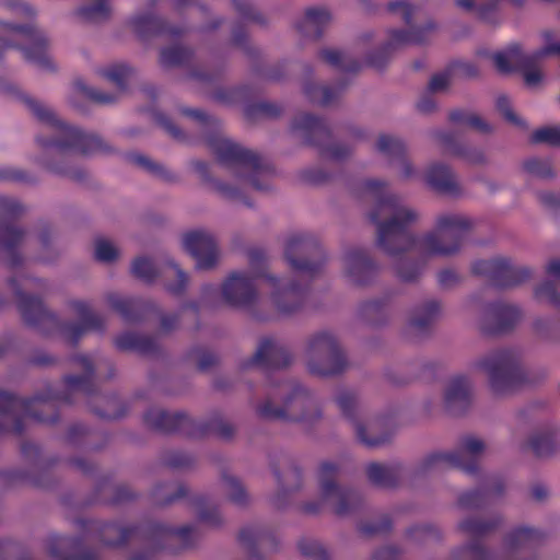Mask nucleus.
Masks as SVG:
<instances>
[{"instance_id": "nucleus-1", "label": "nucleus", "mask_w": 560, "mask_h": 560, "mask_svg": "<svg viewBox=\"0 0 560 560\" xmlns=\"http://www.w3.org/2000/svg\"><path fill=\"white\" fill-rule=\"evenodd\" d=\"M370 217L377 225L380 247L390 255L415 249L427 258H444L455 250V215L453 213L438 215L432 231L417 238L404 236L402 231L419 220V212L399 205L395 198L381 200Z\"/></svg>"}, {"instance_id": "nucleus-2", "label": "nucleus", "mask_w": 560, "mask_h": 560, "mask_svg": "<svg viewBox=\"0 0 560 560\" xmlns=\"http://www.w3.org/2000/svg\"><path fill=\"white\" fill-rule=\"evenodd\" d=\"M257 290L268 293L271 303L283 314L292 312L300 301L295 284L278 280L262 271L232 273L223 283L221 292L228 303L245 306L255 301Z\"/></svg>"}, {"instance_id": "nucleus-3", "label": "nucleus", "mask_w": 560, "mask_h": 560, "mask_svg": "<svg viewBox=\"0 0 560 560\" xmlns=\"http://www.w3.org/2000/svg\"><path fill=\"white\" fill-rule=\"evenodd\" d=\"M34 114L43 121L44 132L51 133L54 138L44 135L37 138L43 147H55L58 151H71L79 154H90L103 149L100 138L85 135L82 131L65 125L54 112L39 104L33 106Z\"/></svg>"}, {"instance_id": "nucleus-4", "label": "nucleus", "mask_w": 560, "mask_h": 560, "mask_svg": "<svg viewBox=\"0 0 560 560\" xmlns=\"http://www.w3.org/2000/svg\"><path fill=\"white\" fill-rule=\"evenodd\" d=\"M306 365L312 374L334 375L347 365V359L337 341L329 332L315 335L306 350Z\"/></svg>"}, {"instance_id": "nucleus-5", "label": "nucleus", "mask_w": 560, "mask_h": 560, "mask_svg": "<svg viewBox=\"0 0 560 560\" xmlns=\"http://www.w3.org/2000/svg\"><path fill=\"white\" fill-rule=\"evenodd\" d=\"M265 418L290 421H308L318 416V408L313 396L303 387L294 386L283 394L281 405L267 401L259 407Z\"/></svg>"}, {"instance_id": "nucleus-6", "label": "nucleus", "mask_w": 560, "mask_h": 560, "mask_svg": "<svg viewBox=\"0 0 560 560\" xmlns=\"http://www.w3.org/2000/svg\"><path fill=\"white\" fill-rule=\"evenodd\" d=\"M541 48L524 52L520 45L513 44L504 50L498 51L492 56L495 68L501 72H510L513 69H521L522 66H528L534 59L547 57L550 55L560 56V38L557 39L552 32H545L541 35Z\"/></svg>"}, {"instance_id": "nucleus-7", "label": "nucleus", "mask_w": 560, "mask_h": 560, "mask_svg": "<svg viewBox=\"0 0 560 560\" xmlns=\"http://www.w3.org/2000/svg\"><path fill=\"white\" fill-rule=\"evenodd\" d=\"M483 368L489 378L490 388L494 394L505 395L515 388L520 376L509 353L500 352L488 357Z\"/></svg>"}, {"instance_id": "nucleus-8", "label": "nucleus", "mask_w": 560, "mask_h": 560, "mask_svg": "<svg viewBox=\"0 0 560 560\" xmlns=\"http://www.w3.org/2000/svg\"><path fill=\"white\" fill-rule=\"evenodd\" d=\"M335 472L334 464H322L318 471L320 495L337 513L343 514L349 511L350 506L358 503V499L354 493L345 491L335 485L330 478Z\"/></svg>"}, {"instance_id": "nucleus-9", "label": "nucleus", "mask_w": 560, "mask_h": 560, "mask_svg": "<svg viewBox=\"0 0 560 560\" xmlns=\"http://www.w3.org/2000/svg\"><path fill=\"white\" fill-rule=\"evenodd\" d=\"M184 247L196 259L198 269H208L215 265L219 258L213 236L206 231H194L184 236Z\"/></svg>"}, {"instance_id": "nucleus-10", "label": "nucleus", "mask_w": 560, "mask_h": 560, "mask_svg": "<svg viewBox=\"0 0 560 560\" xmlns=\"http://www.w3.org/2000/svg\"><path fill=\"white\" fill-rule=\"evenodd\" d=\"M439 30L436 22L432 20L425 21L411 30V33L401 32V30H390L384 44V51L392 52L408 45L422 44L429 38L430 33Z\"/></svg>"}, {"instance_id": "nucleus-11", "label": "nucleus", "mask_w": 560, "mask_h": 560, "mask_svg": "<svg viewBox=\"0 0 560 560\" xmlns=\"http://www.w3.org/2000/svg\"><path fill=\"white\" fill-rule=\"evenodd\" d=\"M376 145L382 153L396 156L395 167L398 178L409 180L418 177L416 167L405 156V144L401 140L390 136H381Z\"/></svg>"}, {"instance_id": "nucleus-12", "label": "nucleus", "mask_w": 560, "mask_h": 560, "mask_svg": "<svg viewBox=\"0 0 560 560\" xmlns=\"http://www.w3.org/2000/svg\"><path fill=\"white\" fill-rule=\"evenodd\" d=\"M476 272L489 273L498 278L502 285H513L528 277V272L522 268L512 267L506 259L498 258L489 261H480L475 266Z\"/></svg>"}, {"instance_id": "nucleus-13", "label": "nucleus", "mask_w": 560, "mask_h": 560, "mask_svg": "<svg viewBox=\"0 0 560 560\" xmlns=\"http://www.w3.org/2000/svg\"><path fill=\"white\" fill-rule=\"evenodd\" d=\"M11 32L14 37L24 39L31 45L30 48H25V55L27 58L33 59L42 66L49 65V59L45 51V38L39 32L31 26H13Z\"/></svg>"}, {"instance_id": "nucleus-14", "label": "nucleus", "mask_w": 560, "mask_h": 560, "mask_svg": "<svg viewBox=\"0 0 560 560\" xmlns=\"http://www.w3.org/2000/svg\"><path fill=\"white\" fill-rule=\"evenodd\" d=\"M215 151L221 161L233 163L242 173L252 171L255 165L252 155L247 151L229 140H219L215 144Z\"/></svg>"}, {"instance_id": "nucleus-15", "label": "nucleus", "mask_w": 560, "mask_h": 560, "mask_svg": "<svg viewBox=\"0 0 560 560\" xmlns=\"http://www.w3.org/2000/svg\"><path fill=\"white\" fill-rule=\"evenodd\" d=\"M329 21L330 14L326 9H310L299 22L298 27L303 35L307 37H317Z\"/></svg>"}, {"instance_id": "nucleus-16", "label": "nucleus", "mask_w": 560, "mask_h": 560, "mask_svg": "<svg viewBox=\"0 0 560 560\" xmlns=\"http://www.w3.org/2000/svg\"><path fill=\"white\" fill-rule=\"evenodd\" d=\"M353 427L358 440L369 447L382 445L389 439V434L381 433L380 423L375 420H354Z\"/></svg>"}, {"instance_id": "nucleus-17", "label": "nucleus", "mask_w": 560, "mask_h": 560, "mask_svg": "<svg viewBox=\"0 0 560 560\" xmlns=\"http://www.w3.org/2000/svg\"><path fill=\"white\" fill-rule=\"evenodd\" d=\"M514 4H521L523 0H510ZM499 0H457V7L468 12H475L482 20L494 21V13Z\"/></svg>"}, {"instance_id": "nucleus-18", "label": "nucleus", "mask_w": 560, "mask_h": 560, "mask_svg": "<svg viewBox=\"0 0 560 560\" xmlns=\"http://www.w3.org/2000/svg\"><path fill=\"white\" fill-rule=\"evenodd\" d=\"M145 421L153 428L161 429L163 431H172L179 427L180 422L184 421V418L167 413L161 409H152L147 413Z\"/></svg>"}, {"instance_id": "nucleus-19", "label": "nucleus", "mask_w": 560, "mask_h": 560, "mask_svg": "<svg viewBox=\"0 0 560 560\" xmlns=\"http://www.w3.org/2000/svg\"><path fill=\"white\" fill-rule=\"evenodd\" d=\"M283 354V349L271 339H264L259 343L254 355V362L257 364L276 365L278 359Z\"/></svg>"}, {"instance_id": "nucleus-20", "label": "nucleus", "mask_w": 560, "mask_h": 560, "mask_svg": "<svg viewBox=\"0 0 560 560\" xmlns=\"http://www.w3.org/2000/svg\"><path fill=\"white\" fill-rule=\"evenodd\" d=\"M483 450L481 441L475 438H466L460 442L459 450H457V468L462 467L466 471H470L472 468L464 464V457L475 458Z\"/></svg>"}, {"instance_id": "nucleus-21", "label": "nucleus", "mask_w": 560, "mask_h": 560, "mask_svg": "<svg viewBox=\"0 0 560 560\" xmlns=\"http://www.w3.org/2000/svg\"><path fill=\"white\" fill-rule=\"evenodd\" d=\"M452 178L450 166L442 163L431 165L425 173V180L435 188H445Z\"/></svg>"}, {"instance_id": "nucleus-22", "label": "nucleus", "mask_w": 560, "mask_h": 560, "mask_svg": "<svg viewBox=\"0 0 560 560\" xmlns=\"http://www.w3.org/2000/svg\"><path fill=\"white\" fill-rule=\"evenodd\" d=\"M421 465L423 470L432 468H452L455 465V457L452 452L438 451L428 455L422 460Z\"/></svg>"}, {"instance_id": "nucleus-23", "label": "nucleus", "mask_w": 560, "mask_h": 560, "mask_svg": "<svg viewBox=\"0 0 560 560\" xmlns=\"http://www.w3.org/2000/svg\"><path fill=\"white\" fill-rule=\"evenodd\" d=\"M388 10L400 18L406 24H411L419 13L418 8L407 0H395L389 2Z\"/></svg>"}, {"instance_id": "nucleus-24", "label": "nucleus", "mask_w": 560, "mask_h": 560, "mask_svg": "<svg viewBox=\"0 0 560 560\" xmlns=\"http://www.w3.org/2000/svg\"><path fill=\"white\" fill-rule=\"evenodd\" d=\"M95 258L103 262H112L119 256L117 246L106 238H100L95 242Z\"/></svg>"}, {"instance_id": "nucleus-25", "label": "nucleus", "mask_w": 560, "mask_h": 560, "mask_svg": "<svg viewBox=\"0 0 560 560\" xmlns=\"http://www.w3.org/2000/svg\"><path fill=\"white\" fill-rule=\"evenodd\" d=\"M95 5L84 7L80 10L81 16L89 22L98 23L109 15V7L105 0H97Z\"/></svg>"}, {"instance_id": "nucleus-26", "label": "nucleus", "mask_w": 560, "mask_h": 560, "mask_svg": "<svg viewBox=\"0 0 560 560\" xmlns=\"http://www.w3.org/2000/svg\"><path fill=\"white\" fill-rule=\"evenodd\" d=\"M532 140L537 143L560 145V126H546L534 131Z\"/></svg>"}, {"instance_id": "nucleus-27", "label": "nucleus", "mask_w": 560, "mask_h": 560, "mask_svg": "<svg viewBox=\"0 0 560 560\" xmlns=\"http://www.w3.org/2000/svg\"><path fill=\"white\" fill-rule=\"evenodd\" d=\"M345 267L354 281L361 282L359 275L369 269V262L359 254H350L345 259Z\"/></svg>"}, {"instance_id": "nucleus-28", "label": "nucleus", "mask_w": 560, "mask_h": 560, "mask_svg": "<svg viewBox=\"0 0 560 560\" xmlns=\"http://www.w3.org/2000/svg\"><path fill=\"white\" fill-rule=\"evenodd\" d=\"M132 273L143 280L152 281L156 276V269L153 262L144 257L137 258L132 264Z\"/></svg>"}, {"instance_id": "nucleus-29", "label": "nucleus", "mask_w": 560, "mask_h": 560, "mask_svg": "<svg viewBox=\"0 0 560 560\" xmlns=\"http://www.w3.org/2000/svg\"><path fill=\"white\" fill-rule=\"evenodd\" d=\"M453 71L447 70L433 75L428 84V91L433 94L444 93L453 83Z\"/></svg>"}, {"instance_id": "nucleus-30", "label": "nucleus", "mask_w": 560, "mask_h": 560, "mask_svg": "<svg viewBox=\"0 0 560 560\" xmlns=\"http://www.w3.org/2000/svg\"><path fill=\"white\" fill-rule=\"evenodd\" d=\"M366 474L369 479L381 486H385L390 481V470L387 466L371 463L366 467Z\"/></svg>"}, {"instance_id": "nucleus-31", "label": "nucleus", "mask_w": 560, "mask_h": 560, "mask_svg": "<svg viewBox=\"0 0 560 560\" xmlns=\"http://www.w3.org/2000/svg\"><path fill=\"white\" fill-rule=\"evenodd\" d=\"M497 109L504 118L515 126H524L523 119L513 112L510 100L505 95H499L495 100Z\"/></svg>"}, {"instance_id": "nucleus-32", "label": "nucleus", "mask_w": 560, "mask_h": 560, "mask_svg": "<svg viewBox=\"0 0 560 560\" xmlns=\"http://www.w3.org/2000/svg\"><path fill=\"white\" fill-rule=\"evenodd\" d=\"M544 58L545 57L536 58L528 66L521 67L524 72V80L527 86L536 88L542 82L544 75L541 71L536 68V63Z\"/></svg>"}, {"instance_id": "nucleus-33", "label": "nucleus", "mask_w": 560, "mask_h": 560, "mask_svg": "<svg viewBox=\"0 0 560 560\" xmlns=\"http://www.w3.org/2000/svg\"><path fill=\"white\" fill-rule=\"evenodd\" d=\"M163 275L168 279L175 277L176 283H167V289L174 293L180 292L187 283V277L177 266L170 265L163 270Z\"/></svg>"}, {"instance_id": "nucleus-34", "label": "nucleus", "mask_w": 560, "mask_h": 560, "mask_svg": "<svg viewBox=\"0 0 560 560\" xmlns=\"http://www.w3.org/2000/svg\"><path fill=\"white\" fill-rule=\"evenodd\" d=\"M20 310L27 322H34V314H40L43 312L42 302L36 298H23L20 302Z\"/></svg>"}, {"instance_id": "nucleus-35", "label": "nucleus", "mask_w": 560, "mask_h": 560, "mask_svg": "<svg viewBox=\"0 0 560 560\" xmlns=\"http://www.w3.org/2000/svg\"><path fill=\"white\" fill-rule=\"evenodd\" d=\"M469 126L479 131L487 132L490 130L489 125L482 120L481 117L476 115H467L457 113V128Z\"/></svg>"}, {"instance_id": "nucleus-36", "label": "nucleus", "mask_w": 560, "mask_h": 560, "mask_svg": "<svg viewBox=\"0 0 560 560\" xmlns=\"http://www.w3.org/2000/svg\"><path fill=\"white\" fill-rule=\"evenodd\" d=\"M225 492L229 499L236 503L243 504L246 500V492L242 485L235 479H228L225 482Z\"/></svg>"}, {"instance_id": "nucleus-37", "label": "nucleus", "mask_w": 560, "mask_h": 560, "mask_svg": "<svg viewBox=\"0 0 560 560\" xmlns=\"http://www.w3.org/2000/svg\"><path fill=\"white\" fill-rule=\"evenodd\" d=\"M296 244H298V241L293 240V238L289 242L287 252H285V256H287L288 261L292 266V268L300 273V277L302 279H305L312 275L313 269L310 267L308 264H299L295 259H293L291 257V250H293V248L295 247Z\"/></svg>"}, {"instance_id": "nucleus-38", "label": "nucleus", "mask_w": 560, "mask_h": 560, "mask_svg": "<svg viewBox=\"0 0 560 560\" xmlns=\"http://www.w3.org/2000/svg\"><path fill=\"white\" fill-rule=\"evenodd\" d=\"M130 69L126 66H116L105 72V77L115 83L118 88H122Z\"/></svg>"}, {"instance_id": "nucleus-39", "label": "nucleus", "mask_w": 560, "mask_h": 560, "mask_svg": "<svg viewBox=\"0 0 560 560\" xmlns=\"http://www.w3.org/2000/svg\"><path fill=\"white\" fill-rule=\"evenodd\" d=\"M22 238V233L12 226H7L0 231V245L11 247Z\"/></svg>"}, {"instance_id": "nucleus-40", "label": "nucleus", "mask_w": 560, "mask_h": 560, "mask_svg": "<svg viewBox=\"0 0 560 560\" xmlns=\"http://www.w3.org/2000/svg\"><path fill=\"white\" fill-rule=\"evenodd\" d=\"M535 295L540 301H548L551 303L558 302V298H557V293H556L553 283L549 282V281L539 285L535 291Z\"/></svg>"}, {"instance_id": "nucleus-41", "label": "nucleus", "mask_w": 560, "mask_h": 560, "mask_svg": "<svg viewBox=\"0 0 560 560\" xmlns=\"http://www.w3.org/2000/svg\"><path fill=\"white\" fill-rule=\"evenodd\" d=\"M433 93L429 92L428 89L423 92V94L420 96L417 108L419 112L428 114L436 109L438 103L433 97Z\"/></svg>"}, {"instance_id": "nucleus-42", "label": "nucleus", "mask_w": 560, "mask_h": 560, "mask_svg": "<svg viewBox=\"0 0 560 560\" xmlns=\"http://www.w3.org/2000/svg\"><path fill=\"white\" fill-rule=\"evenodd\" d=\"M520 315V312L516 307L511 305L501 306L497 311V316L500 317L503 323L501 324V328L510 325L514 319H516Z\"/></svg>"}, {"instance_id": "nucleus-43", "label": "nucleus", "mask_w": 560, "mask_h": 560, "mask_svg": "<svg viewBox=\"0 0 560 560\" xmlns=\"http://www.w3.org/2000/svg\"><path fill=\"white\" fill-rule=\"evenodd\" d=\"M441 396L444 408L452 410L455 405V384L453 381L443 386Z\"/></svg>"}, {"instance_id": "nucleus-44", "label": "nucleus", "mask_w": 560, "mask_h": 560, "mask_svg": "<svg viewBox=\"0 0 560 560\" xmlns=\"http://www.w3.org/2000/svg\"><path fill=\"white\" fill-rule=\"evenodd\" d=\"M74 307L78 314L81 316L84 328L94 323L95 315L90 312L89 307L84 303H75Z\"/></svg>"}, {"instance_id": "nucleus-45", "label": "nucleus", "mask_w": 560, "mask_h": 560, "mask_svg": "<svg viewBox=\"0 0 560 560\" xmlns=\"http://www.w3.org/2000/svg\"><path fill=\"white\" fill-rule=\"evenodd\" d=\"M457 410L462 406H467L470 401V392L469 389L463 385L462 381L457 378Z\"/></svg>"}, {"instance_id": "nucleus-46", "label": "nucleus", "mask_w": 560, "mask_h": 560, "mask_svg": "<svg viewBox=\"0 0 560 560\" xmlns=\"http://www.w3.org/2000/svg\"><path fill=\"white\" fill-rule=\"evenodd\" d=\"M337 401L343 412L350 411L355 406V399L349 393L341 394Z\"/></svg>"}, {"instance_id": "nucleus-47", "label": "nucleus", "mask_w": 560, "mask_h": 560, "mask_svg": "<svg viewBox=\"0 0 560 560\" xmlns=\"http://www.w3.org/2000/svg\"><path fill=\"white\" fill-rule=\"evenodd\" d=\"M533 533L527 528H520L511 535V544H522L532 537Z\"/></svg>"}, {"instance_id": "nucleus-48", "label": "nucleus", "mask_w": 560, "mask_h": 560, "mask_svg": "<svg viewBox=\"0 0 560 560\" xmlns=\"http://www.w3.org/2000/svg\"><path fill=\"white\" fill-rule=\"evenodd\" d=\"M477 73V69L466 62H457V77H471Z\"/></svg>"}, {"instance_id": "nucleus-49", "label": "nucleus", "mask_w": 560, "mask_h": 560, "mask_svg": "<svg viewBox=\"0 0 560 560\" xmlns=\"http://www.w3.org/2000/svg\"><path fill=\"white\" fill-rule=\"evenodd\" d=\"M464 528L467 529V530H470L472 533H478L479 534V533H483L488 528H490V525L486 524L483 522L476 521V522H469V523L465 524Z\"/></svg>"}, {"instance_id": "nucleus-50", "label": "nucleus", "mask_w": 560, "mask_h": 560, "mask_svg": "<svg viewBox=\"0 0 560 560\" xmlns=\"http://www.w3.org/2000/svg\"><path fill=\"white\" fill-rule=\"evenodd\" d=\"M317 126V120L310 115H304L295 122L296 128H314Z\"/></svg>"}, {"instance_id": "nucleus-51", "label": "nucleus", "mask_w": 560, "mask_h": 560, "mask_svg": "<svg viewBox=\"0 0 560 560\" xmlns=\"http://www.w3.org/2000/svg\"><path fill=\"white\" fill-rule=\"evenodd\" d=\"M117 346L121 349L135 347V338L131 335H125L117 339Z\"/></svg>"}, {"instance_id": "nucleus-52", "label": "nucleus", "mask_w": 560, "mask_h": 560, "mask_svg": "<svg viewBox=\"0 0 560 560\" xmlns=\"http://www.w3.org/2000/svg\"><path fill=\"white\" fill-rule=\"evenodd\" d=\"M547 272L553 279H560V260H552L547 267Z\"/></svg>"}, {"instance_id": "nucleus-53", "label": "nucleus", "mask_w": 560, "mask_h": 560, "mask_svg": "<svg viewBox=\"0 0 560 560\" xmlns=\"http://www.w3.org/2000/svg\"><path fill=\"white\" fill-rule=\"evenodd\" d=\"M90 96L95 102L104 103V104L105 103H110V102H113L115 100V96L103 94V93H100V92H94V91L90 93Z\"/></svg>"}, {"instance_id": "nucleus-54", "label": "nucleus", "mask_w": 560, "mask_h": 560, "mask_svg": "<svg viewBox=\"0 0 560 560\" xmlns=\"http://www.w3.org/2000/svg\"><path fill=\"white\" fill-rule=\"evenodd\" d=\"M324 58L331 65H338L341 59V55L336 50L324 51Z\"/></svg>"}, {"instance_id": "nucleus-55", "label": "nucleus", "mask_w": 560, "mask_h": 560, "mask_svg": "<svg viewBox=\"0 0 560 560\" xmlns=\"http://www.w3.org/2000/svg\"><path fill=\"white\" fill-rule=\"evenodd\" d=\"M386 187V183L377 179H372L366 183V188L373 192L383 190Z\"/></svg>"}, {"instance_id": "nucleus-56", "label": "nucleus", "mask_w": 560, "mask_h": 560, "mask_svg": "<svg viewBox=\"0 0 560 560\" xmlns=\"http://www.w3.org/2000/svg\"><path fill=\"white\" fill-rule=\"evenodd\" d=\"M456 224H457V240H458L460 230H468L470 228L471 223L467 218H465L463 215H457Z\"/></svg>"}, {"instance_id": "nucleus-57", "label": "nucleus", "mask_w": 560, "mask_h": 560, "mask_svg": "<svg viewBox=\"0 0 560 560\" xmlns=\"http://www.w3.org/2000/svg\"><path fill=\"white\" fill-rule=\"evenodd\" d=\"M438 141H439V144L444 148L445 150H452V138L444 135V133H440L438 136Z\"/></svg>"}, {"instance_id": "nucleus-58", "label": "nucleus", "mask_w": 560, "mask_h": 560, "mask_svg": "<svg viewBox=\"0 0 560 560\" xmlns=\"http://www.w3.org/2000/svg\"><path fill=\"white\" fill-rule=\"evenodd\" d=\"M439 280L444 285L452 284V282H453V272L448 271V270H444V271L440 272Z\"/></svg>"}, {"instance_id": "nucleus-59", "label": "nucleus", "mask_w": 560, "mask_h": 560, "mask_svg": "<svg viewBox=\"0 0 560 560\" xmlns=\"http://www.w3.org/2000/svg\"><path fill=\"white\" fill-rule=\"evenodd\" d=\"M135 161L140 166H143V167H145L148 170H152L153 168V164L145 156L138 155V156L135 158Z\"/></svg>"}, {"instance_id": "nucleus-60", "label": "nucleus", "mask_w": 560, "mask_h": 560, "mask_svg": "<svg viewBox=\"0 0 560 560\" xmlns=\"http://www.w3.org/2000/svg\"><path fill=\"white\" fill-rule=\"evenodd\" d=\"M174 54H175V51H173V50H164L162 52V61L164 63H171V62L175 61L176 59L173 57Z\"/></svg>"}, {"instance_id": "nucleus-61", "label": "nucleus", "mask_w": 560, "mask_h": 560, "mask_svg": "<svg viewBox=\"0 0 560 560\" xmlns=\"http://www.w3.org/2000/svg\"><path fill=\"white\" fill-rule=\"evenodd\" d=\"M201 518L209 523L210 525H215L218 523V520L217 518H211L210 516L206 515V514H202L201 515Z\"/></svg>"}, {"instance_id": "nucleus-62", "label": "nucleus", "mask_w": 560, "mask_h": 560, "mask_svg": "<svg viewBox=\"0 0 560 560\" xmlns=\"http://www.w3.org/2000/svg\"><path fill=\"white\" fill-rule=\"evenodd\" d=\"M537 162H529L527 167L530 172L541 174L540 171L536 167Z\"/></svg>"}, {"instance_id": "nucleus-63", "label": "nucleus", "mask_w": 560, "mask_h": 560, "mask_svg": "<svg viewBox=\"0 0 560 560\" xmlns=\"http://www.w3.org/2000/svg\"><path fill=\"white\" fill-rule=\"evenodd\" d=\"M67 334H68L69 338H73V337H75V336H77V334H75V332H72V330H71V329H68V330H67Z\"/></svg>"}, {"instance_id": "nucleus-64", "label": "nucleus", "mask_w": 560, "mask_h": 560, "mask_svg": "<svg viewBox=\"0 0 560 560\" xmlns=\"http://www.w3.org/2000/svg\"><path fill=\"white\" fill-rule=\"evenodd\" d=\"M400 277L406 279V280H410L411 279V277H409V276H407V275H405L402 272H400Z\"/></svg>"}]
</instances>
